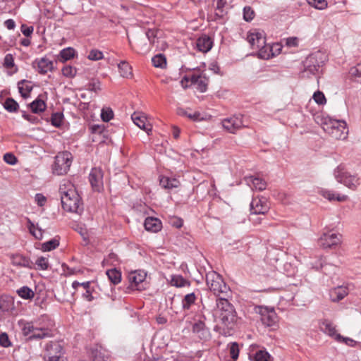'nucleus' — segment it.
Masks as SVG:
<instances>
[{
  "label": "nucleus",
  "instance_id": "nucleus-1",
  "mask_svg": "<svg viewBox=\"0 0 361 361\" xmlns=\"http://www.w3.org/2000/svg\"><path fill=\"white\" fill-rule=\"evenodd\" d=\"M63 209L71 213L80 214L83 211L81 198L74 185L69 180H63L59 187Z\"/></svg>",
  "mask_w": 361,
  "mask_h": 361
},
{
  "label": "nucleus",
  "instance_id": "nucleus-2",
  "mask_svg": "<svg viewBox=\"0 0 361 361\" xmlns=\"http://www.w3.org/2000/svg\"><path fill=\"white\" fill-rule=\"evenodd\" d=\"M314 120L332 138L344 140L347 137L348 129L344 121L333 119L322 114L316 115Z\"/></svg>",
  "mask_w": 361,
  "mask_h": 361
},
{
  "label": "nucleus",
  "instance_id": "nucleus-3",
  "mask_svg": "<svg viewBox=\"0 0 361 361\" xmlns=\"http://www.w3.org/2000/svg\"><path fill=\"white\" fill-rule=\"evenodd\" d=\"M226 298L220 296L216 299V308L222 324L228 326L235 322L237 316L233 305L228 302Z\"/></svg>",
  "mask_w": 361,
  "mask_h": 361
},
{
  "label": "nucleus",
  "instance_id": "nucleus-4",
  "mask_svg": "<svg viewBox=\"0 0 361 361\" xmlns=\"http://www.w3.org/2000/svg\"><path fill=\"white\" fill-rule=\"evenodd\" d=\"M207 285L209 290L214 293V295L220 298L228 297L231 294L230 288L224 281L221 275L215 271H212L206 275Z\"/></svg>",
  "mask_w": 361,
  "mask_h": 361
},
{
  "label": "nucleus",
  "instance_id": "nucleus-5",
  "mask_svg": "<svg viewBox=\"0 0 361 361\" xmlns=\"http://www.w3.org/2000/svg\"><path fill=\"white\" fill-rule=\"evenodd\" d=\"M22 333L27 336V341L43 339L51 336V331L47 328L39 327L33 322H27L22 329Z\"/></svg>",
  "mask_w": 361,
  "mask_h": 361
},
{
  "label": "nucleus",
  "instance_id": "nucleus-6",
  "mask_svg": "<svg viewBox=\"0 0 361 361\" xmlns=\"http://www.w3.org/2000/svg\"><path fill=\"white\" fill-rule=\"evenodd\" d=\"M73 156L67 151L59 152L55 157L54 164L52 169L53 173L61 176L67 173L72 164Z\"/></svg>",
  "mask_w": 361,
  "mask_h": 361
},
{
  "label": "nucleus",
  "instance_id": "nucleus-7",
  "mask_svg": "<svg viewBox=\"0 0 361 361\" xmlns=\"http://www.w3.org/2000/svg\"><path fill=\"white\" fill-rule=\"evenodd\" d=\"M324 55L320 51L310 54L303 62L304 73H307V76L308 74L315 75L324 64Z\"/></svg>",
  "mask_w": 361,
  "mask_h": 361
},
{
  "label": "nucleus",
  "instance_id": "nucleus-8",
  "mask_svg": "<svg viewBox=\"0 0 361 361\" xmlns=\"http://www.w3.org/2000/svg\"><path fill=\"white\" fill-rule=\"evenodd\" d=\"M342 235L339 233L329 231L324 233L318 240L319 245L324 248H335L341 244Z\"/></svg>",
  "mask_w": 361,
  "mask_h": 361
},
{
  "label": "nucleus",
  "instance_id": "nucleus-9",
  "mask_svg": "<svg viewBox=\"0 0 361 361\" xmlns=\"http://www.w3.org/2000/svg\"><path fill=\"white\" fill-rule=\"evenodd\" d=\"M335 177L338 182L352 190L359 185V178L345 171L341 166H338L335 171Z\"/></svg>",
  "mask_w": 361,
  "mask_h": 361
},
{
  "label": "nucleus",
  "instance_id": "nucleus-10",
  "mask_svg": "<svg viewBox=\"0 0 361 361\" xmlns=\"http://www.w3.org/2000/svg\"><path fill=\"white\" fill-rule=\"evenodd\" d=\"M47 361H64L61 345L58 342H49L46 347Z\"/></svg>",
  "mask_w": 361,
  "mask_h": 361
},
{
  "label": "nucleus",
  "instance_id": "nucleus-11",
  "mask_svg": "<svg viewBox=\"0 0 361 361\" xmlns=\"http://www.w3.org/2000/svg\"><path fill=\"white\" fill-rule=\"evenodd\" d=\"M221 124L224 129L229 133H235L244 126L241 115L225 118L222 120Z\"/></svg>",
  "mask_w": 361,
  "mask_h": 361
},
{
  "label": "nucleus",
  "instance_id": "nucleus-12",
  "mask_svg": "<svg viewBox=\"0 0 361 361\" xmlns=\"http://www.w3.org/2000/svg\"><path fill=\"white\" fill-rule=\"evenodd\" d=\"M256 312L259 314L262 323L266 326H272L276 323V314L273 310L265 307H257Z\"/></svg>",
  "mask_w": 361,
  "mask_h": 361
},
{
  "label": "nucleus",
  "instance_id": "nucleus-13",
  "mask_svg": "<svg viewBox=\"0 0 361 361\" xmlns=\"http://www.w3.org/2000/svg\"><path fill=\"white\" fill-rule=\"evenodd\" d=\"M247 40L254 49L262 47L266 42L264 32L259 30L250 31L247 36Z\"/></svg>",
  "mask_w": 361,
  "mask_h": 361
},
{
  "label": "nucleus",
  "instance_id": "nucleus-14",
  "mask_svg": "<svg viewBox=\"0 0 361 361\" xmlns=\"http://www.w3.org/2000/svg\"><path fill=\"white\" fill-rule=\"evenodd\" d=\"M183 80H190L192 84L196 85L197 90L201 92H204L207 90L209 82L208 78L204 73L192 74L190 77L185 76L181 81L182 83Z\"/></svg>",
  "mask_w": 361,
  "mask_h": 361
},
{
  "label": "nucleus",
  "instance_id": "nucleus-15",
  "mask_svg": "<svg viewBox=\"0 0 361 361\" xmlns=\"http://www.w3.org/2000/svg\"><path fill=\"white\" fill-rule=\"evenodd\" d=\"M269 209V207L264 199L253 198L250 203V211L252 214H264Z\"/></svg>",
  "mask_w": 361,
  "mask_h": 361
},
{
  "label": "nucleus",
  "instance_id": "nucleus-16",
  "mask_svg": "<svg viewBox=\"0 0 361 361\" xmlns=\"http://www.w3.org/2000/svg\"><path fill=\"white\" fill-rule=\"evenodd\" d=\"M146 278V274L141 271H132L128 274V281L132 289L142 290L143 286L142 283Z\"/></svg>",
  "mask_w": 361,
  "mask_h": 361
},
{
  "label": "nucleus",
  "instance_id": "nucleus-17",
  "mask_svg": "<svg viewBox=\"0 0 361 361\" xmlns=\"http://www.w3.org/2000/svg\"><path fill=\"white\" fill-rule=\"evenodd\" d=\"M89 180L94 190L99 191L103 185V173L100 169L94 168L89 175Z\"/></svg>",
  "mask_w": 361,
  "mask_h": 361
},
{
  "label": "nucleus",
  "instance_id": "nucleus-18",
  "mask_svg": "<svg viewBox=\"0 0 361 361\" xmlns=\"http://www.w3.org/2000/svg\"><path fill=\"white\" fill-rule=\"evenodd\" d=\"M131 118L136 126H137L140 129L145 130L147 135H149L152 127V125L147 121L145 115L140 114L138 113H134L132 114Z\"/></svg>",
  "mask_w": 361,
  "mask_h": 361
},
{
  "label": "nucleus",
  "instance_id": "nucleus-19",
  "mask_svg": "<svg viewBox=\"0 0 361 361\" xmlns=\"http://www.w3.org/2000/svg\"><path fill=\"white\" fill-rule=\"evenodd\" d=\"M11 263L13 266L18 267H25L28 269L33 268V263L31 259L20 254L11 255Z\"/></svg>",
  "mask_w": 361,
  "mask_h": 361
},
{
  "label": "nucleus",
  "instance_id": "nucleus-20",
  "mask_svg": "<svg viewBox=\"0 0 361 361\" xmlns=\"http://www.w3.org/2000/svg\"><path fill=\"white\" fill-rule=\"evenodd\" d=\"M320 329L325 334H328L329 336L334 338L336 341H341L342 336L336 333L335 326L330 321H323L320 324Z\"/></svg>",
  "mask_w": 361,
  "mask_h": 361
},
{
  "label": "nucleus",
  "instance_id": "nucleus-21",
  "mask_svg": "<svg viewBox=\"0 0 361 361\" xmlns=\"http://www.w3.org/2000/svg\"><path fill=\"white\" fill-rule=\"evenodd\" d=\"M348 294V288L346 286H337L329 291L330 300L334 302H338L343 300Z\"/></svg>",
  "mask_w": 361,
  "mask_h": 361
},
{
  "label": "nucleus",
  "instance_id": "nucleus-22",
  "mask_svg": "<svg viewBox=\"0 0 361 361\" xmlns=\"http://www.w3.org/2000/svg\"><path fill=\"white\" fill-rule=\"evenodd\" d=\"M247 184L252 188L259 191L264 190L267 187V183L259 177L247 176L245 178Z\"/></svg>",
  "mask_w": 361,
  "mask_h": 361
},
{
  "label": "nucleus",
  "instance_id": "nucleus-23",
  "mask_svg": "<svg viewBox=\"0 0 361 361\" xmlns=\"http://www.w3.org/2000/svg\"><path fill=\"white\" fill-rule=\"evenodd\" d=\"M196 46L199 51L206 53L212 47V39L206 35L202 36L197 40Z\"/></svg>",
  "mask_w": 361,
  "mask_h": 361
},
{
  "label": "nucleus",
  "instance_id": "nucleus-24",
  "mask_svg": "<svg viewBox=\"0 0 361 361\" xmlns=\"http://www.w3.org/2000/svg\"><path fill=\"white\" fill-rule=\"evenodd\" d=\"M145 35L149 42V45L154 46L156 48L161 47L159 41L161 32L159 30L149 29Z\"/></svg>",
  "mask_w": 361,
  "mask_h": 361
},
{
  "label": "nucleus",
  "instance_id": "nucleus-25",
  "mask_svg": "<svg viewBox=\"0 0 361 361\" xmlns=\"http://www.w3.org/2000/svg\"><path fill=\"white\" fill-rule=\"evenodd\" d=\"M144 226L147 231L156 233L160 231L161 222L157 218L147 217L145 221Z\"/></svg>",
  "mask_w": 361,
  "mask_h": 361
},
{
  "label": "nucleus",
  "instance_id": "nucleus-26",
  "mask_svg": "<svg viewBox=\"0 0 361 361\" xmlns=\"http://www.w3.org/2000/svg\"><path fill=\"white\" fill-rule=\"evenodd\" d=\"M160 185L168 190L177 188L180 186V183L176 178H171L166 176H160L159 178Z\"/></svg>",
  "mask_w": 361,
  "mask_h": 361
},
{
  "label": "nucleus",
  "instance_id": "nucleus-27",
  "mask_svg": "<svg viewBox=\"0 0 361 361\" xmlns=\"http://www.w3.org/2000/svg\"><path fill=\"white\" fill-rule=\"evenodd\" d=\"M192 331L201 339L206 338L208 333L205 324L202 320H198L194 323Z\"/></svg>",
  "mask_w": 361,
  "mask_h": 361
},
{
  "label": "nucleus",
  "instance_id": "nucleus-28",
  "mask_svg": "<svg viewBox=\"0 0 361 361\" xmlns=\"http://www.w3.org/2000/svg\"><path fill=\"white\" fill-rule=\"evenodd\" d=\"M38 70L40 73L45 74L53 69V62L44 57L37 61Z\"/></svg>",
  "mask_w": 361,
  "mask_h": 361
},
{
  "label": "nucleus",
  "instance_id": "nucleus-29",
  "mask_svg": "<svg viewBox=\"0 0 361 361\" xmlns=\"http://www.w3.org/2000/svg\"><path fill=\"white\" fill-rule=\"evenodd\" d=\"M4 66L7 69H11L8 71V74L11 75L17 72L18 68L15 66L14 59L12 54H8L5 56L4 60Z\"/></svg>",
  "mask_w": 361,
  "mask_h": 361
},
{
  "label": "nucleus",
  "instance_id": "nucleus-30",
  "mask_svg": "<svg viewBox=\"0 0 361 361\" xmlns=\"http://www.w3.org/2000/svg\"><path fill=\"white\" fill-rule=\"evenodd\" d=\"M171 284L176 287H185L189 286L190 283L181 275H173L171 279Z\"/></svg>",
  "mask_w": 361,
  "mask_h": 361
},
{
  "label": "nucleus",
  "instance_id": "nucleus-31",
  "mask_svg": "<svg viewBox=\"0 0 361 361\" xmlns=\"http://www.w3.org/2000/svg\"><path fill=\"white\" fill-rule=\"evenodd\" d=\"M256 49L258 50L259 56L263 59H269L274 56L271 47L266 43L262 47L257 48Z\"/></svg>",
  "mask_w": 361,
  "mask_h": 361
},
{
  "label": "nucleus",
  "instance_id": "nucleus-32",
  "mask_svg": "<svg viewBox=\"0 0 361 361\" xmlns=\"http://www.w3.org/2000/svg\"><path fill=\"white\" fill-rule=\"evenodd\" d=\"M323 196L330 201L337 200L338 202H345L348 200L347 195L334 193L331 191L324 192Z\"/></svg>",
  "mask_w": 361,
  "mask_h": 361
},
{
  "label": "nucleus",
  "instance_id": "nucleus-33",
  "mask_svg": "<svg viewBox=\"0 0 361 361\" xmlns=\"http://www.w3.org/2000/svg\"><path fill=\"white\" fill-rule=\"evenodd\" d=\"M18 295L25 300H31L34 298L33 290L27 286H23L17 290Z\"/></svg>",
  "mask_w": 361,
  "mask_h": 361
},
{
  "label": "nucleus",
  "instance_id": "nucleus-34",
  "mask_svg": "<svg viewBox=\"0 0 361 361\" xmlns=\"http://www.w3.org/2000/svg\"><path fill=\"white\" fill-rule=\"evenodd\" d=\"M109 279L114 284H118L121 280V273L116 269H109L106 271Z\"/></svg>",
  "mask_w": 361,
  "mask_h": 361
},
{
  "label": "nucleus",
  "instance_id": "nucleus-35",
  "mask_svg": "<svg viewBox=\"0 0 361 361\" xmlns=\"http://www.w3.org/2000/svg\"><path fill=\"white\" fill-rule=\"evenodd\" d=\"M30 108L33 113L37 114L45 110L46 104L42 99H36L30 104Z\"/></svg>",
  "mask_w": 361,
  "mask_h": 361
},
{
  "label": "nucleus",
  "instance_id": "nucleus-36",
  "mask_svg": "<svg viewBox=\"0 0 361 361\" xmlns=\"http://www.w3.org/2000/svg\"><path fill=\"white\" fill-rule=\"evenodd\" d=\"M144 39L137 38L134 41L133 47L138 52H146L149 49V45L145 43Z\"/></svg>",
  "mask_w": 361,
  "mask_h": 361
},
{
  "label": "nucleus",
  "instance_id": "nucleus-37",
  "mask_svg": "<svg viewBox=\"0 0 361 361\" xmlns=\"http://www.w3.org/2000/svg\"><path fill=\"white\" fill-rule=\"evenodd\" d=\"M120 74L123 78H128L132 75L131 67L126 61H122L118 64Z\"/></svg>",
  "mask_w": 361,
  "mask_h": 361
},
{
  "label": "nucleus",
  "instance_id": "nucleus-38",
  "mask_svg": "<svg viewBox=\"0 0 361 361\" xmlns=\"http://www.w3.org/2000/svg\"><path fill=\"white\" fill-rule=\"evenodd\" d=\"M59 245V241L56 238H53L42 245V250L44 252L51 251L56 248Z\"/></svg>",
  "mask_w": 361,
  "mask_h": 361
},
{
  "label": "nucleus",
  "instance_id": "nucleus-39",
  "mask_svg": "<svg viewBox=\"0 0 361 361\" xmlns=\"http://www.w3.org/2000/svg\"><path fill=\"white\" fill-rule=\"evenodd\" d=\"M74 55L75 50L71 47H68L62 49L59 54L61 60H63L64 61L70 60L71 59L73 58Z\"/></svg>",
  "mask_w": 361,
  "mask_h": 361
},
{
  "label": "nucleus",
  "instance_id": "nucleus-40",
  "mask_svg": "<svg viewBox=\"0 0 361 361\" xmlns=\"http://www.w3.org/2000/svg\"><path fill=\"white\" fill-rule=\"evenodd\" d=\"M4 106L9 112H16L19 106L13 98H7L4 104Z\"/></svg>",
  "mask_w": 361,
  "mask_h": 361
},
{
  "label": "nucleus",
  "instance_id": "nucleus-41",
  "mask_svg": "<svg viewBox=\"0 0 361 361\" xmlns=\"http://www.w3.org/2000/svg\"><path fill=\"white\" fill-rule=\"evenodd\" d=\"M18 89L22 97H27L32 90V87L26 84L25 80H23L18 82Z\"/></svg>",
  "mask_w": 361,
  "mask_h": 361
},
{
  "label": "nucleus",
  "instance_id": "nucleus-42",
  "mask_svg": "<svg viewBox=\"0 0 361 361\" xmlns=\"http://www.w3.org/2000/svg\"><path fill=\"white\" fill-rule=\"evenodd\" d=\"M152 62L155 67L164 68L166 64V58L162 54H157L152 59Z\"/></svg>",
  "mask_w": 361,
  "mask_h": 361
},
{
  "label": "nucleus",
  "instance_id": "nucleus-43",
  "mask_svg": "<svg viewBox=\"0 0 361 361\" xmlns=\"http://www.w3.org/2000/svg\"><path fill=\"white\" fill-rule=\"evenodd\" d=\"M195 298L196 297L194 293L187 294L184 297L182 302L183 307L185 310H188L190 307L191 305L195 302Z\"/></svg>",
  "mask_w": 361,
  "mask_h": 361
},
{
  "label": "nucleus",
  "instance_id": "nucleus-44",
  "mask_svg": "<svg viewBox=\"0 0 361 361\" xmlns=\"http://www.w3.org/2000/svg\"><path fill=\"white\" fill-rule=\"evenodd\" d=\"M270 355L268 352L263 350H259L257 352H256L254 360L255 361H269L270 360Z\"/></svg>",
  "mask_w": 361,
  "mask_h": 361
},
{
  "label": "nucleus",
  "instance_id": "nucleus-45",
  "mask_svg": "<svg viewBox=\"0 0 361 361\" xmlns=\"http://www.w3.org/2000/svg\"><path fill=\"white\" fill-rule=\"evenodd\" d=\"M63 114L60 112L54 113L51 115V123L55 127H59L63 123Z\"/></svg>",
  "mask_w": 361,
  "mask_h": 361
},
{
  "label": "nucleus",
  "instance_id": "nucleus-46",
  "mask_svg": "<svg viewBox=\"0 0 361 361\" xmlns=\"http://www.w3.org/2000/svg\"><path fill=\"white\" fill-rule=\"evenodd\" d=\"M309 5L314 7L315 8L322 10L327 6L326 0H306Z\"/></svg>",
  "mask_w": 361,
  "mask_h": 361
},
{
  "label": "nucleus",
  "instance_id": "nucleus-47",
  "mask_svg": "<svg viewBox=\"0 0 361 361\" xmlns=\"http://www.w3.org/2000/svg\"><path fill=\"white\" fill-rule=\"evenodd\" d=\"M114 117V112L110 108H104L102 110L101 118L103 121L108 122Z\"/></svg>",
  "mask_w": 361,
  "mask_h": 361
},
{
  "label": "nucleus",
  "instance_id": "nucleus-48",
  "mask_svg": "<svg viewBox=\"0 0 361 361\" xmlns=\"http://www.w3.org/2000/svg\"><path fill=\"white\" fill-rule=\"evenodd\" d=\"M37 269L40 270H47L49 268L48 259L44 257H39L35 262Z\"/></svg>",
  "mask_w": 361,
  "mask_h": 361
},
{
  "label": "nucleus",
  "instance_id": "nucleus-49",
  "mask_svg": "<svg viewBox=\"0 0 361 361\" xmlns=\"http://www.w3.org/2000/svg\"><path fill=\"white\" fill-rule=\"evenodd\" d=\"M103 53L96 49H92L87 56L88 59L92 61H98L103 59Z\"/></svg>",
  "mask_w": 361,
  "mask_h": 361
},
{
  "label": "nucleus",
  "instance_id": "nucleus-50",
  "mask_svg": "<svg viewBox=\"0 0 361 361\" xmlns=\"http://www.w3.org/2000/svg\"><path fill=\"white\" fill-rule=\"evenodd\" d=\"M229 353L231 358L236 360L239 355V347L237 343H232L229 346Z\"/></svg>",
  "mask_w": 361,
  "mask_h": 361
},
{
  "label": "nucleus",
  "instance_id": "nucleus-51",
  "mask_svg": "<svg viewBox=\"0 0 361 361\" xmlns=\"http://www.w3.org/2000/svg\"><path fill=\"white\" fill-rule=\"evenodd\" d=\"M313 99L317 104L320 105L324 104L326 102L324 93L320 91H317L314 93Z\"/></svg>",
  "mask_w": 361,
  "mask_h": 361
},
{
  "label": "nucleus",
  "instance_id": "nucleus-52",
  "mask_svg": "<svg viewBox=\"0 0 361 361\" xmlns=\"http://www.w3.org/2000/svg\"><path fill=\"white\" fill-rule=\"evenodd\" d=\"M30 233L37 238L41 239L42 238V231L41 228L36 227L34 224L30 223L29 226Z\"/></svg>",
  "mask_w": 361,
  "mask_h": 361
},
{
  "label": "nucleus",
  "instance_id": "nucleus-53",
  "mask_svg": "<svg viewBox=\"0 0 361 361\" xmlns=\"http://www.w3.org/2000/svg\"><path fill=\"white\" fill-rule=\"evenodd\" d=\"M254 11L250 6L245 7L243 9V18L245 19V20L250 21L254 18Z\"/></svg>",
  "mask_w": 361,
  "mask_h": 361
},
{
  "label": "nucleus",
  "instance_id": "nucleus-54",
  "mask_svg": "<svg viewBox=\"0 0 361 361\" xmlns=\"http://www.w3.org/2000/svg\"><path fill=\"white\" fill-rule=\"evenodd\" d=\"M91 361H109L107 357L98 350L92 351V359Z\"/></svg>",
  "mask_w": 361,
  "mask_h": 361
},
{
  "label": "nucleus",
  "instance_id": "nucleus-55",
  "mask_svg": "<svg viewBox=\"0 0 361 361\" xmlns=\"http://www.w3.org/2000/svg\"><path fill=\"white\" fill-rule=\"evenodd\" d=\"M62 73L66 77H73L76 74V69L72 66H67L63 68Z\"/></svg>",
  "mask_w": 361,
  "mask_h": 361
},
{
  "label": "nucleus",
  "instance_id": "nucleus-56",
  "mask_svg": "<svg viewBox=\"0 0 361 361\" xmlns=\"http://www.w3.org/2000/svg\"><path fill=\"white\" fill-rule=\"evenodd\" d=\"M0 345L4 348H8L11 345L6 333H1L0 334Z\"/></svg>",
  "mask_w": 361,
  "mask_h": 361
},
{
  "label": "nucleus",
  "instance_id": "nucleus-57",
  "mask_svg": "<svg viewBox=\"0 0 361 361\" xmlns=\"http://www.w3.org/2000/svg\"><path fill=\"white\" fill-rule=\"evenodd\" d=\"M4 160L8 164L14 165L17 162L16 157L11 153H6L4 156Z\"/></svg>",
  "mask_w": 361,
  "mask_h": 361
},
{
  "label": "nucleus",
  "instance_id": "nucleus-58",
  "mask_svg": "<svg viewBox=\"0 0 361 361\" xmlns=\"http://www.w3.org/2000/svg\"><path fill=\"white\" fill-rule=\"evenodd\" d=\"M35 200L37 202V204L40 207L44 206L47 202V198L42 194L40 193L36 194Z\"/></svg>",
  "mask_w": 361,
  "mask_h": 361
},
{
  "label": "nucleus",
  "instance_id": "nucleus-59",
  "mask_svg": "<svg viewBox=\"0 0 361 361\" xmlns=\"http://www.w3.org/2000/svg\"><path fill=\"white\" fill-rule=\"evenodd\" d=\"M88 90L93 91L94 92H97L101 90L100 82H93L88 84Z\"/></svg>",
  "mask_w": 361,
  "mask_h": 361
},
{
  "label": "nucleus",
  "instance_id": "nucleus-60",
  "mask_svg": "<svg viewBox=\"0 0 361 361\" xmlns=\"http://www.w3.org/2000/svg\"><path fill=\"white\" fill-rule=\"evenodd\" d=\"M349 73L353 77H361V71L357 66L350 68Z\"/></svg>",
  "mask_w": 361,
  "mask_h": 361
},
{
  "label": "nucleus",
  "instance_id": "nucleus-61",
  "mask_svg": "<svg viewBox=\"0 0 361 361\" xmlns=\"http://www.w3.org/2000/svg\"><path fill=\"white\" fill-rule=\"evenodd\" d=\"M21 31L25 36L29 37L33 32V27H27L25 25H23L21 26Z\"/></svg>",
  "mask_w": 361,
  "mask_h": 361
},
{
  "label": "nucleus",
  "instance_id": "nucleus-62",
  "mask_svg": "<svg viewBox=\"0 0 361 361\" xmlns=\"http://www.w3.org/2000/svg\"><path fill=\"white\" fill-rule=\"evenodd\" d=\"M188 118H189L190 119H191L194 121H200L202 119V118L201 117L200 113L198 111H195L192 114L189 113L188 115Z\"/></svg>",
  "mask_w": 361,
  "mask_h": 361
},
{
  "label": "nucleus",
  "instance_id": "nucleus-63",
  "mask_svg": "<svg viewBox=\"0 0 361 361\" xmlns=\"http://www.w3.org/2000/svg\"><path fill=\"white\" fill-rule=\"evenodd\" d=\"M216 10L219 11L221 13L223 11V8L226 4V0H216Z\"/></svg>",
  "mask_w": 361,
  "mask_h": 361
},
{
  "label": "nucleus",
  "instance_id": "nucleus-64",
  "mask_svg": "<svg viewBox=\"0 0 361 361\" xmlns=\"http://www.w3.org/2000/svg\"><path fill=\"white\" fill-rule=\"evenodd\" d=\"M4 25L8 29V30H13L16 27V23L14 22L13 20L12 19H8V20H6L5 22H4Z\"/></svg>",
  "mask_w": 361,
  "mask_h": 361
}]
</instances>
